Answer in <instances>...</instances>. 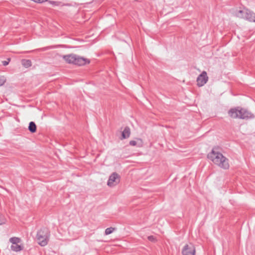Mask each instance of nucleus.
Here are the masks:
<instances>
[{"label": "nucleus", "mask_w": 255, "mask_h": 255, "mask_svg": "<svg viewBox=\"0 0 255 255\" xmlns=\"http://www.w3.org/2000/svg\"><path fill=\"white\" fill-rule=\"evenodd\" d=\"M208 158L214 164L223 169H228L230 167L228 159L221 153L214 149L208 153Z\"/></svg>", "instance_id": "1"}, {"label": "nucleus", "mask_w": 255, "mask_h": 255, "mask_svg": "<svg viewBox=\"0 0 255 255\" xmlns=\"http://www.w3.org/2000/svg\"><path fill=\"white\" fill-rule=\"evenodd\" d=\"M228 114L230 117L232 118L248 119L254 117L252 113L245 109L240 108L231 109L229 111Z\"/></svg>", "instance_id": "2"}, {"label": "nucleus", "mask_w": 255, "mask_h": 255, "mask_svg": "<svg viewBox=\"0 0 255 255\" xmlns=\"http://www.w3.org/2000/svg\"><path fill=\"white\" fill-rule=\"evenodd\" d=\"M63 59L68 63L74 64L79 66H83L90 63L88 59L71 54L62 56Z\"/></svg>", "instance_id": "3"}, {"label": "nucleus", "mask_w": 255, "mask_h": 255, "mask_svg": "<svg viewBox=\"0 0 255 255\" xmlns=\"http://www.w3.org/2000/svg\"><path fill=\"white\" fill-rule=\"evenodd\" d=\"M49 235V232L47 228H43L39 230L36 236L38 244L42 247L45 246L48 244Z\"/></svg>", "instance_id": "4"}, {"label": "nucleus", "mask_w": 255, "mask_h": 255, "mask_svg": "<svg viewBox=\"0 0 255 255\" xmlns=\"http://www.w3.org/2000/svg\"><path fill=\"white\" fill-rule=\"evenodd\" d=\"M235 15L239 18L245 19L250 22H255V13L247 9L237 11Z\"/></svg>", "instance_id": "5"}, {"label": "nucleus", "mask_w": 255, "mask_h": 255, "mask_svg": "<svg viewBox=\"0 0 255 255\" xmlns=\"http://www.w3.org/2000/svg\"><path fill=\"white\" fill-rule=\"evenodd\" d=\"M121 181V176L117 172H113L109 176L107 181V186L113 188L118 185Z\"/></svg>", "instance_id": "6"}, {"label": "nucleus", "mask_w": 255, "mask_h": 255, "mask_svg": "<svg viewBox=\"0 0 255 255\" xmlns=\"http://www.w3.org/2000/svg\"><path fill=\"white\" fill-rule=\"evenodd\" d=\"M9 242L11 243V250L14 252L21 251L23 247L21 243L20 239L17 237H12L9 239Z\"/></svg>", "instance_id": "7"}, {"label": "nucleus", "mask_w": 255, "mask_h": 255, "mask_svg": "<svg viewBox=\"0 0 255 255\" xmlns=\"http://www.w3.org/2000/svg\"><path fill=\"white\" fill-rule=\"evenodd\" d=\"M195 247L191 243L185 245L182 251L183 255H195Z\"/></svg>", "instance_id": "8"}, {"label": "nucleus", "mask_w": 255, "mask_h": 255, "mask_svg": "<svg viewBox=\"0 0 255 255\" xmlns=\"http://www.w3.org/2000/svg\"><path fill=\"white\" fill-rule=\"evenodd\" d=\"M208 80V77L207 76L206 72L203 71L197 78V84L198 86L202 87L207 82Z\"/></svg>", "instance_id": "9"}, {"label": "nucleus", "mask_w": 255, "mask_h": 255, "mask_svg": "<svg viewBox=\"0 0 255 255\" xmlns=\"http://www.w3.org/2000/svg\"><path fill=\"white\" fill-rule=\"evenodd\" d=\"M129 144L131 146L137 145L139 147H140L142 145V141L141 139L138 138L136 140L130 141Z\"/></svg>", "instance_id": "10"}, {"label": "nucleus", "mask_w": 255, "mask_h": 255, "mask_svg": "<svg viewBox=\"0 0 255 255\" xmlns=\"http://www.w3.org/2000/svg\"><path fill=\"white\" fill-rule=\"evenodd\" d=\"M130 134V129L128 127H126L122 132V138H127L129 137Z\"/></svg>", "instance_id": "11"}, {"label": "nucleus", "mask_w": 255, "mask_h": 255, "mask_svg": "<svg viewBox=\"0 0 255 255\" xmlns=\"http://www.w3.org/2000/svg\"><path fill=\"white\" fill-rule=\"evenodd\" d=\"M28 129L32 133L35 132L36 131V126L34 122H30L28 126Z\"/></svg>", "instance_id": "12"}, {"label": "nucleus", "mask_w": 255, "mask_h": 255, "mask_svg": "<svg viewBox=\"0 0 255 255\" xmlns=\"http://www.w3.org/2000/svg\"><path fill=\"white\" fill-rule=\"evenodd\" d=\"M21 62L22 65L26 68H28L31 65V62L29 60L24 59L22 60Z\"/></svg>", "instance_id": "13"}, {"label": "nucleus", "mask_w": 255, "mask_h": 255, "mask_svg": "<svg viewBox=\"0 0 255 255\" xmlns=\"http://www.w3.org/2000/svg\"><path fill=\"white\" fill-rule=\"evenodd\" d=\"M115 230V228H113V227L107 228L106 229L105 232V235H110V234H112Z\"/></svg>", "instance_id": "14"}, {"label": "nucleus", "mask_w": 255, "mask_h": 255, "mask_svg": "<svg viewBox=\"0 0 255 255\" xmlns=\"http://www.w3.org/2000/svg\"><path fill=\"white\" fill-rule=\"evenodd\" d=\"M6 223V219L5 217L0 214V225L4 224Z\"/></svg>", "instance_id": "15"}, {"label": "nucleus", "mask_w": 255, "mask_h": 255, "mask_svg": "<svg viewBox=\"0 0 255 255\" xmlns=\"http://www.w3.org/2000/svg\"><path fill=\"white\" fill-rule=\"evenodd\" d=\"M6 79L4 76L0 75V86H2L6 82Z\"/></svg>", "instance_id": "16"}, {"label": "nucleus", "mask_w": 255, "mask_h": 255, "mask_svg": "<svg viewBox=\"0 0 255 255\" xmlns=\"http://www.w3.org/2000/svg\"><path fill=\"white\" fill-rule=\"evenodd\" d=\"M148 240L152 242H155L156 241V238L153 236H149L148 237Z\"/></svg>", "instance_id": "17"}, {"label": "nucleus", "mask_w": 255, "mask_h": 255, "mask_svg": "<svg viewBox=\"0 0 255 255\" xmlns=\"http://www.w3.org/2000/svg\"><path fill=\"white\" fill-rule=\"evenodd\" d=\"M10 60V58H8L7 59V61H3L2 62V64L4 65V66H6L8 64L9 61Z\"/></svg>", "instance_id": "18"}, {"label": "nucleus", "mask_w": 255, "mask_h": 255, "mask_svg": "<svg viewBox=\"0 0 255 255\" xmlns=\"http://www.w3.org/2000/svg\"><path fill=\"white\" fill-rule=\"evenodd\" d=\"M50 2L51 3H52V4H54V3H56V2H54V1H50Z\"/></svg>", "instance_id": "19"}]
</instances>
